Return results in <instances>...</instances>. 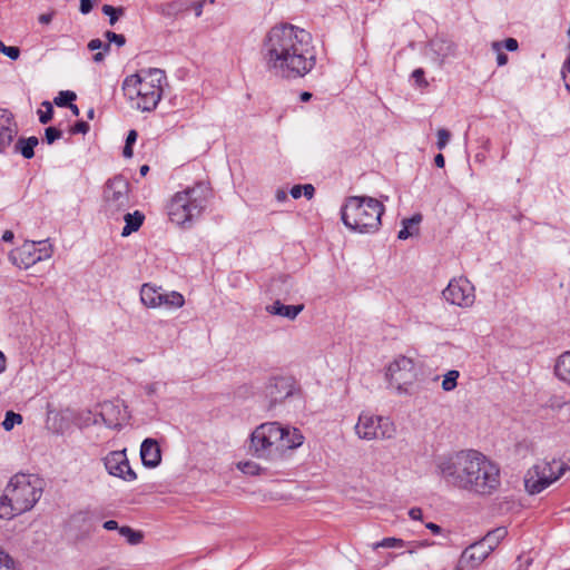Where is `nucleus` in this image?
I'll return each mask as SVG.
<instances>
[{
    "label": "nucleus",
    "instance_id": "obj_53",
    "mask_svg": "<svg viewBox=\"0 0 570 570\" xmlns=\"http://www.w3.org/2000/svg\"><path fill=\"white\" fill-rule=\"evenodd\" d=\"M289 193L294 199L299 198L303 195V185L293 186Z\"/></svg>",
    "mask_w": 570,
    "mask_h": 570
},
{
    "label": "nucleus",
    "instance_id": "obj_64",
    "mask_svg": "<svg viewBox=\"0 0 570 570\" xmlns=\"http://www.w3.org/2000/svg\"><path fill=\"white\" fill-rule=\"evenodd\" d=\"M312 98V94L308 91H304L301 94V100L302 101H308Z\"/></svg>",
    "mask_w": 570,
    "mask_h": 570
},
{
    "label": "nucleus",
    "instance_id": "obj_61",
    "mask_svg": "<svg viewBox=\"0 0 570 570\" xmlns=\"http://www.w3.org/2000/svg\"><path fill=\"white\" fill-rule=\"evenodd\" d=\"M14 238V235L11 230H6L2 235V240L3 242H12Z\"/></svg>",
    "mask_w": 570,
    "mask_h": 570
},
{
    "label": "nucleus",
    "instance_id": "obj_10",
    "mask_svg": "<svg viewBox=\"0 0 570 570\" xmlns=\"http://www.w3.org/2000/svg\"><path fill=\"white\" fill-rule=\"evenodd\" d=\"M356 435L365 441L391 439L395 434L393 422L385 416L362 412L355 424Z\"/></svg>",
    "mask_w": 570,
    "mask_h": 570
},
{
    "label": "nucleus",
    "instance_id": "obj_21",
    "mask_svg": "<svg viewBox=\"0 0 570 570\" xmlns=\"http://www.w3.org/2000/svg\"><path fill=\"white\" fill-rule=\"evenodd\" d=\"M141 303L147 307H159L161 306V292L160 288H156L149 284H144L140 289Z\"/></svg>",
    "mask_w": 570,
    "mask_h": 570
},
{
    "label": "nucleus",
    "instance_id": "obj_39",
    "mask_svg": "<svg viewBox=\"0 0 570 570\" xmlns=\"http://www.w3.org/2000/svg\"><path fill=\"white\" fill-rule=\"evenodd\" d=\"M492 47V50L497 52V62H498V66H504L508 63V56L502 52V42L500 41H494L492 42L491 45Z\"/></svg>",
    "mask_w": 570,
    "mask_h": 570
},
{
    "label": "nucleus",
    "instance_id": "obj_2",
    "mask_svg": "<svg viewBox=\"0 0 570 570\" xmlns=\"http://www.w3.org/2000/svg\"><path fill=\"white\" fill-rule=\"evenodd\" d=\"M263 56L267 69L286 79L304 77L316 63L311 33L289 23L275 26L268 31Z\"/></svg>",
    "mask_w": 570,
    "mask_h": 570
},
{
    "label": "nucleus",
    "instance_id": "obj_34",
    "mask_svg": "<svg viewBox=\"0 0 570 570\" xmlns=\"http://www.w3.org/2000/svg\"><path fill=\"white\" fill-rule=\"evenodd\" d=\"M102 12L109 17V23L114 26L119 19V16L124 14V9L121 7L115 8L110 4H105L102 6Z\"/></svg>",
    "mask_w": 570,
    "mask_h": 570
},
{
    "label": "nucleus",
    "instance_id": "obj_42",
    "mask_svg": "<svg viewBox=\"0 0 570 570\" xmlns=\"http://www.w3.org/2000/svg\"><path fill=\"white\" fill-rule=\"evenodd\" d=\"M61 135L62 131L57 129L56 127H48L45 130V138L47 144L49 145L53 144L57 139H59Z\"/></svg>",
    "mask_w": 570,
    "mask_h": 570
},
{
    "label": "nucleus",
    "instance_id": "obj_7",
    "mask_svg": "<svg viewBox=\"0 0 570 570\" xmlns=\"http://www.w3.org/2000/svg\"><path fill=\"white\" fill-rule=\"evenodd\" d=\"M384 206L381 202L368 196H351L346 198L341 218L344 225L355 232L374 233L381 226Z\"/></svg>",
    "mask_w": 570,
    "mask_h": 570
},
{
    "label": "nucleus",
    "instance_id": "obj_20",
    "mask_svg": "<svg viewBox=\"0 0 570 570\" xmlns=\"http://www.w3.org/2000/svg\"><path fill=\"white\" fill-rule=\"evenodd\" d=\"M70 525L81 529L85 534H89L94 530L95 517L89 511H79L71 515Z\"/></svg>",
    "mask_w": 570,
    "mask_h": 570
},
{
    "label": "nucleus",
    "instance_id": "obj_63",
    "mask_svg": "<svg viewBox=\"0 0 570 570\" xmlns=\"http://www.w3.org/2000/svg\"><path fill=\"white\" fill-rule=\"evenodd\" d=\"M106 53L107 52H105V51H99V52L95 53L94 55V61H96V62L102 61L105 59V55Z\"/></svg>",
    "mask_w": 570,
    "mask_h": 570
},
{
    "label": "nucleus",
    "instance_id": "obj_48",
    "mask_svg": "<svg viewBox=\"0 0 570 570\" xmlns=\"http://www.w3.org/2000/svg\"><path fill=\"white\" fill-rule=\"evenodd\" d=\"M412 77L413 79L415 80V82L420 86H428V82L425 81L424 79V71L423 69L419 68V69H415L412 73Z\"/></svg>",
    "mask_w": 570,
    "mask_h": 570
},
{
    "label": "nucleus",
    "instance_id": "obj_28",
    "mask_svg": "<svg viewBox=\"0 0 570 570\" xmlns=\"http://www.w3.org/2000/svg\"><path fill=\"white\" fill-rule=\"evenodd\" d=\"M115 411V406L112 404H105L100 412V417L105 425L109 429H119L121 424L114 419H110L109 415Z\"/></svg>",
    "mask_w": 570,
    "mask_h": 570
},
{
    "label": "nucleus",
    "instance_id": "obj_30",
    "mask_svg": "<svg viewBox=\"0 0 570 570\" xmlns=\"http://www.w3.org/2000/svg\"><path fill=\"white\" fill-rule=\"evenodd\" d=\"M460 376V373L459 371L456 370H451L449 371L445 375H444V379L442 381V389L445 391V392H450V391H453L456 385H458V379Z\"/></svg>",
    "mask_w": 570,
    "mask_h": 570
},
{
    "label": "nucleus",
    "instance_id": "obj_44",
    "mask_svg": "<svg viewBox=\"0 0 570 570\" xmlns=\"http://www.w3.org/2000/svg\"><path fill=\"white\" fill-rule=\"evenodd\" d=\"M88 49L91 51L102 49V51L108 52L110 50V45L108 42H102L100 39H91L88 43Z\"/></svg>",
    "mask_w": 570,
    "mask_h": 570
},
{
    "label": "nucleus",
    "instance_id": "obj_35",
    "mask_svg": "<svg viewBox=\"0 0 570 570\" xmlns=\"http://www.w3.org/2000/svg\"><path fill=\"white\" fill-rule=\"evenodd\" d=\"M304 309V305H283L282 315L288 320H295L296 316Z\"/></svg>",
    "mask_w": 570,
    "mask_h": 570
},
{
    "label": "nucleus",
    "instance_id": "obj_58",
    "mask_svg": "<svg viewBox=\"0 0 570 570\" xmlns=\"http://www.w3.org/2000/svg\"><path fill=\"white\" fill-rule=\"evenodd\" d=\"M137 139V132L136 130H130L128 132V136H127V139H126V145H129L131 146Z\"/></svg>",
    "mask_w": 570,
    "mask_h": 570
},
{
    "label": "nucleus",
    "instance_id": "obj_27",
    "mask_svg": "<svg viewBox=\"0 0 570 570\" xmlns=\"http://www.w3.org/2000/svg\"><path fill=\"white\" fill-rule=\"evenodd\" d=\"M161 306H166L169 308H179L184 305L185 299L184 296L178 292H161Z\"/></svg>",
    "mask_w": 570,
    "mask_h": 570
},
{
    "label": "nucleus",
    "instance_id": "obj_55",
    "mask_svg": "<svg viewBox=\"0 0 570 570\" xmlns=\"http://www.w3.org/2000/svg\"><path fill=\"white\" fill-rule=\"evenodd\" d=\"M426 529H429L433 534H440L442 532V528L433 522H428L425 524Z\"/></svg>",
    "mask_w": 570,
    "mask_h": 570
},
{
    "label": "nucleus",
    "instance_id": "obj_29",
    "mask_svg": "<svg viewBox=\"0 0 570 570\" xmlns=\"http://www.w3.org/2000/svg\"><path fill=\"white\" fill-rule=\"evenodd\" d=\"M119 534L124 537L130 544H138L142 540L141 532L135 531L134 529L127 525L119 528Z\"/></svg>",
    "mask_w": 570,
    "mask_h": 570
},
{
    "label": "nucleus",
    "instance_id": "obj_50",
    "mask_svg": "<svg viewBox=\"0 0 570 570\" xmlns=\"http://www.w3.org/2000/svg\"><path fill=\"white\" fill-rule=\"evenodd\" d=\"M92 10V1L91 0H80V12L82 14H88Z\"/></svg>",
    "mask_w": 570,
    "mask_h": 570
},
{
    "label": "nucleus",
    "instance_id": "obj_14",
    "mask_svg": "<svg viewBox=\"0 0 570 570\" xmlns=\"http://www.w3.org/2000/svg\"><path fill=\"white\" fill-rule=\"evenodd\" d=\"M105 468L110 475L120 478L127 482L137 479L136 472L130 468L126 450L112 451L104 459Z\"/></svg>",
    "mask_w": 570,
    "mask_h": 570
},
{
    "label": "nucleus",
    "instance_id": "obj_32",
    "mask_svg": "<svg viewBox=\"0 0 570 570\" xmlns=\"http://www.w3.org/2000/svg\"><path fill=\"white\" fill-rule=\"evenodd\" d=\"M405 542L399 538H384L381 541L373 544V549L376 550L379 548H402Z\"/></svg>",
    "mask_w": 570,
    "mask_h": 570
},
{
    "label": "nucleus",
    "instance_id": "obj_23",
    "mask_svg": "<svg viewBox=\"0 0 570 570\" xmlns=\"http://www.w3.org/2000/svg\"><path fill=\"white\" fill-rule=\"evenodd\" d=\"M268 395L271 396V406L292 394V389L284 380L276 381L275 384L268 386Z\"/></svg>",
    "mask_w": 570,
    "mask_h": 570
},
{
    "label": "nucleus",
    "instance_id": "obj_57",
    "mask_svg": "<svg viewBox=\"0 0 570 570\" xmlns=\"http://www.w3.org/2000/svg\"><path fill=\"white\" fill-rule=\"evenodd\" d=\"M39 22L42 23V24H48L51 22L52 20V13H43V14H40L39 18H38Z\"/></svg>",
    "mask_w": 570,
    "mask_h": 570
},
{
    "label": "nucleus",
    "instance_id": "obj_56",
    "mask_svg": "<svg viewBox=\"0 0 570 570\" xmlns=\"http://www.w3.org/2000/svg\"><path fill=\"white\" fill-rule=\"evenodd\" d=\"M106 530L108 531H111V530H118L119 531V527H118V523L117 521L115 520H108L104 523L102 525Z\"/></svg>",
    "mask_w": 570,
    "mask_h": 570
},
{
    "label": "nucleus",
    "instance_id": "obj_37",
    "mask_svg": "<svg viewBox=\"0 0 570 570\" xmlns=\"http://www.w3.org/2000/svg\"><path fill=\"white\" fill-rule=\"evenodd\" d=\"M167 387V383L165 382H151L144 385L145 393L148 396L157 395L161 390Z\"/></svg>",
    "mask_w": 570,
    "mask_h": 570
},
{
    "label": "nucleus",
    "instance_id": "obj_15",
    "mask_svg": "<svg viewBox=\"0 0 570 570\" xmlns=\"http://www.w3.org/2000/svg\"><path fill=\"white\" fill-rule=\"evenodd\" d=\"M17 135V126L12 114L0 108V153L8 148Z\"/></svg>",
    "mask_w": 570,
    "mask_h": 570
},
{
    "label": "nucleus",
    "instance_id": "obj_47",
    "mask_svg": "<svg viewBox=\"0 0 570 570\" xmlns=\"http://www.w3.org/2000/svg\"><path fill=\"white\" fill-rule=\"evenodd\" d=\"M206 2L207 0H199L191 3V9L194 10L196 17L202 16ZM208 2L214 3V0H208Z\"/></svg>",
    "mask_w": 570,
    "mask_h": 570
},
{
    "label": "nucleus",
    "instance_id": "obj_52",
    "mask_svg": "<svg viewBox=\"0 0 570 570\" xmlns=\"http://www.w3.org/2000/svg\"><path fill=\"white\" fill-rule=\"evenodd\" d=\"M409 517L412 519V520H422V517H423V512H422V509L421 508H412L410 509L409 511Z\"/></svg>",
    "mask_w": 570,
    "mask_h": 570
},
{
    "label": "nucleus",
    "instance_id": "obj_38",
    "mask_svg": "<svg viewBox=\"0 0 570 570\" xmlns=\"http://www.w3.org/2000/svg\"><path fill=\"white\" fill-rule=\"evenodd\" d=\"M42 106L46 108V110L38 111L39 121L41 124H48L52 119L53 108L49 101H43Z\"/></svg>",
    "mask_w": 570,
    "mask_h": 570
},
{
    "label": "nucleus",
    "instance_id": "obj_17",
    "mask_svg": "<svg viewBox=\"0 0 570 570\" xmlns=\"http://www.w3.org/2000/svg\"><path fill=\"white\" fill-rule=\"evenodd\" d=\"M430 48L435 55V58L443 62L445 59L454 57L456 46L455 43L446 38L436 37L430 41Z\"/></svg>",
    "mask_w": 570,
    "mask_h": 570
},
{
    "label": "nucleus",
    "instance_id": "obj_11",
    "mask_svg": "<svg viewBox=\"0 0 570 570\" xmlns=\"http://www.w3.org/2000/svg\"><path fill=\"white\" fill-rule=\"evenodd\" d=\"M130 185L125 178L117 176L109 179L104 189L105 213L118 219V216L130 206Z\"/></svg>",
    "mask_w": 570,
    "mask_h": 570
},
{
    "label": "nucleus",
    "instance_id": "obj_1",
    "mask_svg": "<svg viewBox=\"0 0 570 570\" xmlns=\"http://www.w3.org/2000/svg\"><path fill=\"white\" fill-rule=\"evenodd\" d=\"M436 474L446 485L479 497H490L501 487L498 463L476 450H460L438 455Z\"/></svg>",
    "mask_w": 570,
    "mask_h": 570
},
{
    "label": "nucleus",
    "instance_id": "obj_60",
    "mask_svg": "<svg viewBox=\"0 0 570 570\" xmlns=\"http://www.w3.org/2000/svg\"><path fill=\"white\" fill-rule=\"evenodd\" d=\"M275 197H276V199H277L278 202H284V200H286V198H287V194H286V191H285V190H283V189H277V190H276V194H275Z\"/></svg>",
    "mask_w": 570,
    "mask_h": 570
},
{
    "label": "nucleus",
    "instance_id": "obj_51",
    "mask_svg": "<svg viewBox=\"0 0 570 570\" xmlns=\"http://www.w3.org/2000/svg\"><path fill=\"white\" fill-rule=\"evenodd\" d=\"M503 46L509 51H515L518 49V41L514 38H508L504 40Z\"/></svg>",
    "mask_w": 570,
    "mask_h": 570
},
{
    "label": "nucleus",
    "instance_id": "obj_45",
    "mask_svg": "<svg viewBox=\"0 0 570 570\" xmlns=\"http://www.w3.org/2000/svg\"><path fill=\"white\" fill-rule=\"evenodd\" d=\"M238 468L245 473L256 475L259 473L261 468L254 462L239 463Z\"/></svg>",
    "mask_w": 570,
    "mask_h": 570
},
{
    "label": "nucleus",
    "instance_id": "obj_46",
    "mask_svg": "<svg viewBox=\"0 0 570 570\" xmlns=\"http://www.w3.org/2000/svg\"><path fill=\"white\" fill-rule=\"evenodd\" d=\"M283 305L284 304L281 303V301H275L273 304L266 306V311H267V313H269L272 315L281 316L282 311H283Z\"/></svg>",
    "mask_w": 570,
    "mask_h": 570
},
{
    "label": "nucleus",
    "instance_id": "obj_25",
    "mask_svg": "<svg viewBox=\"0 0 570 570\" xmlns=\"http://www.w3.org/2000/svg\"><path fill=\"white\" fill-rule=\"evenodd\" d=\"M422 220L421 214H415L411 218H405L402 220V229L397 234L399 239H407L410 236H413L417 232V225Z\"/></svg>",
    "mask_w": 570,
    "mask_h": 570
},
{
    "label": "nucleus",
    "instance_id": "obj_40",
    "mask_svg": "<svg viewBox=\"0 0 570 570\" xmlns=\"http://www.w3.org/2000/svg\"><path fill=\"white\" fill-rule=\"evenodd\" d=\"M436 135H438L436 147L439 149H444L451 138V132L448 129L441 128L438 130Z\"/></svg>",
    "mask_w": 570,
    "mask_h": 570
},
{
    "label": "nucleus",
    "instance_id": "obj_26",
    "mask_svg": "<svg viewBox=\"0 0 570 570\" xmlns=\"http://www.w3.org/2000/svg\"><path fill=\"white\" fill-rule=\"evenodd\" d=\"M39 144L37 137L31 136L27 139L20 138L16 145V151L20 153L26 159H30L35 156V147Z\"/></svg>",
    "mask_w": 570,
    "mask_h": 570
},
{
    "label": "nucleus",
    "instance_id": "obj_31",
    "mask_svg": "<svg viewBox=\"0 0 570 570\" xmlns=\"http://www.w3.org/2000/svg\"><path fill=\"white\" fill-rule=\"evenodd\" d=\"M77 96L73 91H60L58 96L53 99L55 104L58 107H69L70 104L76 100Z\"/></svg>",
    "mask_w": 570,
    "mask_h": 570
},
{
    "label": "nucleus",
    "instance_id": "obj_54",
    "mask_svg": "<svg viewBox=\"0 0 570 570\" xmlns=\"http://www.w3.org/2000/svg\"><path fill=\"white\" fill-rule=\"evenodd\" d=\"M314 191H315V189H314L313 185H311V184L303 185V195L307 199H311L314 196Z\"/></svg>",
    "mask_w": 570,
    "mask_h": 570
},
{
    "label": "nucleus",
    "instance_id": "obj_36",
    "mask_svg": "<svg viewBox=\"0 0 570 570\" xmlns=\"http://www.w3.org/2000/svg\"><path fill=\"white\" fill-rule=\"evenodd\" d=\"M0 570H16L14 560L2 549H0Z\"/></svg>",
    "mask_w": 570,
    "mask_h": 570
},
{
    "label": "nucleus",
    "instance_id": "obj_22",
    "mask_svg": "<svg viewBox=\"0 0 570 570\" xmlns=\"http://www.w3.org/2000/svg\"><path fill=\"white\" fill-rule=\"evenodd\" d=\"M125 226L121 232L122 237L129 236L131 233L137 232L145 220V215L135 210L134 213H126L124 215Z\"/></svg>",
    "mask_w": 570,
    "mask_h": 570
},
{
    "label": "nucleus",
    "instance_id": "obj_62",
    "mask_svg": "<svg viewBox=\"0 0 570 570\" xmlns=\"http://www.w3.org/2000/svg\"><path fill=\"white\" fill-rule=\"evenodd\" d=\"M122 155L126 158H130L132 156V148H131V146L125 145L124 150H122Z\"/></svg>",
    "mask_w": 570,
    "mask_h": 570
},
{
    "label": "nucleus",
    "instance_id": "obj_13",
    "mask_svg": "<svg viewBox=\"0 0 570 570\" xmlns=\"http://www.w3.org/2000/svg\"><path fill=\"white\" fill-rule=\"evenodd\" d=\"M473 284L465 277L453 278L443 291L444 299L455 306L468 308L474 304Z\"/></svg>",
    "mask_w": 570,
    "mask_h": 570
},
{
    "label": "nucleus",
    "instance_id": "obj_16",
    "mask_svg": "<svg viewBox=\"0 0 570 570\" xmlns=\"http://www.w3.org/2000/svg\"><path fill=\"white\" fill-rule=\"evenodd\" d=\"M142 464L148 468H156L161 461L159 444L154 439H146L140 446Z\"/></svg>",
    "mask_w": 570,
    "mask_h": 570
},
{
    "label": "nucleus",
    "instance_id": "obj_8",
    "mask_svg": "<svg viewBox=\"0 0 570 570\" xmlns=\"http://www.w3.org/2000/svg\"><path fill=\"white\" fill-rule=\"evenodd\" d=\"M570 465L560 461L541 462L528 470L524 476V485L530 494H538L551 483L560 479Z\"/></svg>",
    "mask_w": 570,
    "mask_h": 570
},
{
    "label": "nucleus",
    "instance_id": "obj_19",
    "mask_svg": "<svg viewBox=\"0 0 570 570\" xmlns=\"http://www.w3.org/2000/svg\"><path fill=\"white\" fill-rule=\"evenodd\" d=\"M553 370L557 379L570 386V351L557 357Z\"/></svg>",
    "mask_w": 570,
    "mask_h": 570
},
{
    "label": "nucleus",
    "instance_id": "obj_33",
    "mask_svg": "<svg viewBox=\"0 0 570 570\" xmlns=\"http://www.w3.org/2000/svg\"><path fill=\"white\" fill-rule=\"evenodd\" d=\"M21 422L22 416L19 413L8 411L2 422V426L6 431H10L14 428L16 424H20Z\"/></svg>",
    "mask_w": 570,
    "mask_h": 570
},
{
    "label": "nucleus",
    "instance_id": "obj_3",
    "mask_svg": "<svg viewBox=\"0 0 570 570\" xmlns=\"http://www.w3.org/2000/svg\"><path fill=\"white\" fill-rule=\"evenodd\" d=\"M303 442L304 436L298 429L266 422L252 432L248 449L253 456L271 460L301 446Z\"/></svg>",
    "mask_w": 570,
    "mask_h": 570
},
{
    "label": "nucleus",
    "instance_id": "obj_18",
    "mask_svg": "<svg viewBox=\"0 0 570 570\" xmlns=\"http://www.w3.org/2000/svg\"><path fill=\"white\" fill-rule=\"evenodd\" d=\"M490 553V549L480 540L472 543L463 551L461 560H468L472 566H475L481 563Z\"/></svg>",
    "mask_w": 570,
    "mask_h": 570
},
{
    "label": "nucleus",
    "instance_id": "obj_43",
    "mask_svg": "<svg viewBox=\"0 0 570 570\" xmlns=\"http://www.w3.org/2000/svg\"><path fill=\"white\" fill-rule=\"evenodd\" d=\"M105 37L108 40V43L115 42L118 47H122L126 43V38L124 35H118L112 31H106Z\"/></svg>",
    "mask_w": 570,
    "mask_h": 570
},
{
    "label": "nucleus",
    "instance_id": "obj_59",
    "mask_svg": "<svg viewBox=\"0 0 570 570\" xmlns=\"http://www.w3.org/2000/svg\"><path fill=\"white\" fill-rule=\"evenodd\" d=\"M434 164L436 167L439 168H443L444 167V164H445V160H444V157L442 154H438L435 157H434Z\"/></svg>",
    "mask_w": 570,
    "mask_h": 570
},
{
    "label": "nucleus",
    "instance_id": "obj_41",
    "mask_svg": "<svg viewBox=\"0 0 570 570\" xmlns=\"http://www.w3.org/2000/svg\"><path fill=\"white\" fill-rule=\"evenodd\" d=\"M0 52L12 60H17L20 57V49L18 47H7L2 41H0Z\"/></svg>",
    "mask_w": 570,
    "mask_h": 570
},
{
    "label": "nucleus",
    "instance_id": "obj_4",
    "mask_svg": "<svg viewBox=\"0 0 570 570\" xmlns=\"http://www.w3.org/2000/svg\"><path fill=\"white\" fill-rule=\"evenodd\" d=\"M42 494L38 478L17 474L12 476L0 497V519L10 520L33 508Z\"/></svg>",
    "mask_w": 570,
    "mask_h": 570
},
{
    "label": "nucleus",
    "instance_id": "obj_9",
    "mask_svg": "<svg viewBox=\"0 0 570 570\" xmlns=\"http://www.w3.org/2000/svg\"><path fill=\"white\" fill-rule=\"evenodd\" d=\"M386 379L397 393L411 394L417 379L414 361L403 355L396 357L387 367Z\"/></svg>",
    "mask_w": 570,
    "mask_h": 570
},
{
    "label": "nucleus",
    "instance_id": "obj_6",
    "mask_svg": "<svg viewBox=\"0 0 570 570\" xmlns=\"http://www.w3.org/2000/svg\"><path fill=\"white\" fill-rule=\"evenodd\" d=\"M166 75L163 70L150 68L126 77L122 83L125 96L136 99V107L141 111L154 110L163 95V82Z\"/></svg>",
    "mask_w": 570,
    "mask_h": 570
},
{
    "label": "nucleus",
    "instance_id": "obj_24",
    "mask_svg": "<svg viewBox=\"0 0 570 570\" xmlns=\"http://www.w3.org/2000/svg\"><path fill=\"white\" fill-rule=\"evenodd\" d=\"M507 535H508V529L505 527H498V528L489 531L482 538L481 541L492 552Z\"/></svg>",
    "mask_w": 570,
    "mask_h": 570
},
{
    "label": "nucleus",
    "instance_id": "obj_49",
    "mask_svg": "<svg viewBox=\"0 0 570 570\" xmlns=\"http://www.w3.org/2000/svg\"><path fill=\"white\" fill-rule=\"evenodd\" d=\"M88 130H89V125L86 121L76 122L71 129V131L73 134H78V132L86 134Z\"/></svg>",
    "mask_w": 570,
    "mask_h": 570
},
{
    "label": "nucleus",
    "instance_id": "obj_5",
    "mask_svg": "<svg viewBox=\"0 0 570 570\" xmlns=\"http://www.w3.org/2000/svg\"><path fill=\"white\" fill-rule=\"evenodd\" d=\"M210 198L212 188L204 181L177 191L167 207L169 219L178 226H191L202 216Z\"/></svg>",
    "mask_w": 570,
    "mask_h": 570
},
{
    "label": "nucleus",
    "instance_id": "obj_12",
    "mask_svg": "<svg viewBox=\"0 0 570 570\" xmlns=\"http://www.w3.org/2000/svg\"><path fill=\"white\" fill-rule=\"evenodd\" d=\"M42 244V242H24L20 247L10 252L9 258L19 268L28 269L38 262L51 256L50 247L46 245L39 247Z\"/></svg>",
    "mask_w": 570,
    "mask_h": 570
}]
</instances>
